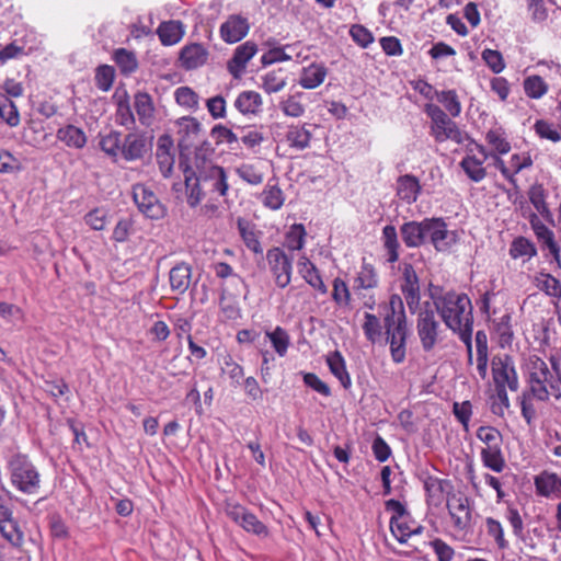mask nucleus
I'll use <instances>...</instances> for the list:
<instances>
[{
  "label": "nucleus",
  "mask_w": 561,
  "mask_h": 561,
  "mask_svg": "<svg viewBox=\"0 0 561 561\" xmlns=\"http://www.w3.org/2000/svg\"><path fill=\"white\" fill-rule=\"evenodd\" d=\"M434 310L445 325L466 345L468 364H472L473 307L467 294L444 291L440 287L430 290Z\"/></svg>",
  "instance_id": "1"
},
{
  "label": "nucleus",
  "mask_w": 561,
  "mask_h": 561,
  "mask_svg": "<svg viewBox=\"0 0 561 561\" xmlns=\"http://www.w3.org/2000/svg\"><path fill=\"white\" fill-rule=\"evenodd\" d=\"M383 327L392 360L400 364L405 359L408 324L402 298L397 294L389 298V311L383 318Z\"/></svg>",
  "instance_id": "2"
},
{
  "label": "nucleus",
  "mask_w": 561,
  "mask_h": 561,
  "mask_svg": "<svg viewBox=\"0 0 561 561\" xmlns=\"http://www.w3.org/2000/svg\"><path fill=\"white\" fill-rule=\"evenodd\" d=\"M528 369L529 390L537 400L561 399V371L557 363H552L551 370L546 362L536 357L530 360Z\"/></svg>",
  "instance_id": "3"
},
{
  "label": "nucleus",
  "mask_w": 561,
  "mask_h": 561,
  "mask_svg": "<svg viewBox=\"0 0 561 561\" xmlns=\"http://www.w3.org/2000/svg\"><path fill=\"white\" fill-rule=\"evenodd\" d=\"M185 187L187 203L191 207H195L202 202L207 192L225 196L229 185L225 169L219 165L197 178L193 173L188 172L187 174V170H185Z\"/></svg>",
  "instance_id": "4"
},
{
  "label": "nucleus",
  "mask_w": 561,
  "mask_h": 561,
  "mask_svg": "<svg viewBox=\"0 0 561 561\" xmlns=\"http://www.w3.org/2000/svg\"><path fill=\"white\" fill-rule=\"evenodd\" d=\"M11 484L23 494H36L41 488V474L27 456L18 454L9 461Z\"/></svg>",
  "instance_id": "5"
},
{
  "label": "nucleus",
  "mask_w": 561,
  "mask_h": 561,
  "mask_svg": "<svg viewBox=\"0 0 561 561\" xmlns=\"http://www.w3.org/2000/svg\"><path fill=\"white\" fill-rule=\"evenodd\" d=\"M425 113L432 121L431 134L436 141L443 142L450 139L457 144L462 142L463 137L461 130L438 105L432 103L426 104Z\"/></svg>",
  "instance_id": "6"
},
{
  "label": "nucleus",
  "mask_w": 561,
  "mask_h": 561,
  "mask_svg": "<svg viewBox=\"0 0 561 561\" xmlns=\"http://www.w3.org/2000/svg\"><path fill=\"white\" fill-rule=\"evenodd\" d=\"M416 331L422 348L425 352H431L439 341L440 324L436 319L433 306L428 301L420 307Z\"/></svg>",
  "instance_id": "7"
},
{
  "label": "nucleus",
  "mask_w": 561,
  "mask_h": 561,
  "mask_svg": "<svg viewBox=\"0 0 561 561\" xmlns=\"http://www.w3.org/2000/svg\"><path fill=\"white\" fill-rule=\"evenodd\" d=\"M266 261L275 285L279 288L287 287L291 280L293 257L282 248L273 247L266 252Z\"/></svg>",
  "instance_id": "8"
},
{
  "label": "nucleus",
  "mask_w": 561,
  "mask_h": 561,
  "mask_svg": "<svg viewBox=\"0 0 561 561\" xmlns=\"http://www.w3.org/2000/svg\"><path fill=\"white\" fill-rule=\"evenodd\" d=\"M215 148L213 145L208 140H204L196 147L192 162L188 163L181 158L179 165L184 175L185 170H187V173H193L197 178L218 167L213 160Z\"/></svg>",
  "instance_id": "9"
},
{
  "label": "nucleus",
  "mask_w": 561,
  "mask_h": 561,
  "mask_svg": "<svg viewBox=\"0 0 561 561\" xmlns=\"http://www.w3.org/2000/svg\"><path fill=\"white\" fill-rule=\"evenodd\" d=\"M427 240L436 251L449 250L458 240V234L449 230L445 220L440 217L427 218Z\"/></svg>",
  "instance_id": "10"
},
{
  "label": "nucleus",
  "mask_w": 561,
  "mask_h": 561,
  "mask_svg": "<svg viewBox=\"0 0 561 561\" xmlns=\"http://www.w3.org/2000/svg\"><path fill=\"white\" fill-rule=\"evenodd\" d=\"M226 514L247 533H251L260 537L268 536V528L244 506L240 504L228 505Z\"/></svg>",
  "instance_id": "11"
},
{
  "label": "nucleus",
  "mask_w": 561,
  "mask_h": 561,
  "mask_svg": "<svg viewBox=\"0 0 561 561\" xmlns=\"http://www.w3.org/2000/svg\"><path fill=\"white\" fill-rule=\"evenodd\" d=\"M133 197L139 210L148 218L159 219L164 216V206L159 202L154 193L145 185H135Z\"/></svg>",
  "instance_id": "12"
},
{
  "label": "nucleus",
  "mask_w": 561,
  "mask_h": 561,
  "mask_svg": "<svg viewBox=\"0 0 561 561\" xmlns=\"http://www.w3.org/2000/svg\"><path fill=\"white\" fill-rule=\"evenodd\" d=\"M446 505L454 520L455 528L465 530L470 527L472 514L468 496L461 493H453L448 496Z\"/></svg>",
  "instance_id": "13"
},
{
  "label": "nucleus",
  "mask_w": 561,
  "mask_h": 561,
  "mask_svg": "<svg viewBox=\"0 0 561 561\" xmlns=\"http://www.w3.org/2000/svg\"><path fill=\"white\" fill-rule=\"evenodd\" d=\"M400 287L409 310L414 313L420 307V280L413 265L410 263H404L402 266Z\"/></svg>",
  "instance_id": "14"
},
{
  "label": "nucleus",
  "mask_w": 561,
  "mask_h": 561,
  "mask_svg": "<svg viewBox=\"0 0 561 561\" xmlns=\"http://www.w3.org/2000/svg\"><path fill=\"white\" fill-rule=\"evenodd\" d=\"M492 375L495 388H508L511 391L518 389L517 374L510 357L493 359Z\"/></svg>",
  "instance_id": "15"
},
{
  "label": "nucleus",
  "mask_w": 561,
  "mask_h": 561,
  "mask_svg": "<svg viewBox=\"0 0 561 561\" xmlns=\"http://www.w3.org/2000/svg\"><path fill=\"white\" fill-rule=\"evenodd\" d=\"M250 31V23L247 18L240 14H231L220 25V37L228 44H234L244 38Z\"/></svg>",
  "instance_id": "16"
},
{
  "label": "nucleus",
  "mask_w": 561,
  "mask_h": 561,
  "mask_svg": "<svg viewBox=\"0 0 561 561\" xmlns=\"http://www.w3.org/2000/svg\"><path fill=\"white\" fill-rule=\"evenodd\" d=\"M257 53V45L248 41L241 45H239L232 55V57L227 62V69L229 73L234 78L239 79L245 68L248 62L252 59V57Z\"/></svg>",
  "instance_id": "17"
},
{
  "label": "nucleus",
  "mask_w": 561,
  "mask_h": 561,
  "mask_svg": "<svg viewBox=\"0 0 561 561\" xmlns=\"http://www.w3.org/2000/svg\"><path fill=\"white\" fill-rule=\"evenodd\" d=\"M209 53L203 44L192 43L180 50L179 61L183 69L194 70L207 62Z\"/></svg>",
  "instance_id": "18"
},
{
  "label": "nucleus",
  "mask_w": 561,
  "mask_h": 561,
  "mask_svg": "<svg viewBox=\"0 0 561 561\" xmlns=\"http://www.w3.org/2000/svg\"><path fill=\"white\" fill-rule=\"evenodd\" d=\"M424 489L426 492L427 503L433 506H439L445 496L446 500L453 492V484L449 480L439 479L437 477L428 476L424 480Z\"/></svg>",
  "instance_id": "19"
},
{
  "label": "nucleus",
  "mask_w": 561,
  "mask_h": 561,
  "mask_svg": "<svg viewBox=\"0 0 561 561\" xmlns=\"http://www.w3.org/2000/svg\"><path fill=\"white\" fill-rule=\"evenodd\" d=\"M400 233L408 248H420L427 241V218L404 222L400 227Z\"/></svg>",
  "instance_id": "20"
},
{
  "label": "nucleus",
  "mask_w": 561,
  "mask_h": 561,
  "mask_svg": "<svg viewBox=\"0 0 561 561\" xmlns=\"http://www.w3.org/2000/svg\"><path fill=\"white\" fill-rule=\"evenodd\" d=\"M309 126V124H293L288 126L285 141L291 149L302 151L310 146L312 133Z\"/></svg>",
  "instance_id": "21"
},
{
  "label": "nucleus",
  "mask_w": 561,
  "mask_h": 561,
  "mask_svg": "<svg viewBox=\"0 0 561 561\" xmlns=\"http://www.w3.org/2000/svg\"><path fill=\"white\" fill-rule=\"evenodd\" d=\"M421 190L419 179L412 174L401 175L397 180V196L409 205L416 202Z\"/></svg>",
  "instance_id": "22"
},
{
  "label": "nucleus",
  "mask_w": 561,
  "mask_h": 561,
  "mask_svg": "<svg viewBox=\"0 0 561 561\" xmlns=\"http://www.w3.org/2000/svg\"><path fill=\"white\" fill-rule=\"evenodd\" d=\"M176 125L179 127L178 135L180 136L179 146L188 148L202 129L201 123L195 117L184 116L176 121Z\"/></svg>",
  "instance_id": "23"
},
{
  "label": "nucleus",
  "mask_w": 561,
  "mask_h": 561,
  "mask_svg": "<svg viewBox=\"0 0 561 561\" xmlns=\"http://www.w3.org/2000/svg\"><path fill=\"white\" fill-rule=\"evenodd\" d=\"M537 493L552 499H561V478L556 473L543 472L536 477Z\"/></svg>",
  "instance_id": "24"
},
{
  "label": "nucleus",
  "mask_w": 561,
  "mask_h": 561,
  "mask_svg": "<svg viewBox=\"0 0 561 561\" xmlns=\"http://www.w3.org/2000/svg\"><path fill=\"white\" fill-rule=\"evenodd\" d=\"M237 226L247 248L255 254H263V248L260 242L262 232L255 229V225L244 218H238Z\"/></svg>",
  "instance_id": "25"
},
{
  "label": "nucleus",
  "mask_w": 561,
  "mask_h": 561,
  "mask_svg": "<svg viewBox=\"0 0 561 561\" xmlns=\"http://www.w3.org/2000/svg\"><path fill=\"white\" fill-rule=\"evenodd\" d=\"M147 152V139L144 135L128 134L122 145V154L127 161L141 159Z\"/></svg>",
  "instance_id": "26"
},
{
  "label": "nucleus",
  "mask_w": 561,
  "mask_h": 561,
  "mask_svg": "<svg viewBox=\"0 0 561 561\" xmlns=\"http://www.w3.org/2000/svg\"><path fill=\"white\" fill-rule=\"evenodd\" d=\"M192 277V268L187 263L181 262L173 266L169 273V282L171 289L178 294H184Z\"/></svg>",
  "instance_id": "27"
},
{
  "label": "nucleus",
  "mask_w": 561,
  "mask_h": 561,
  "mask_svg": "<svg viewBox=\"0 0 561 561\" xmlns=\"http://www.w3.org/2000/svg\"><path fill=\"white\" fill-rule=\"evenodd\" d=\"M157 34L164 46H171L179 43L184 36V25L181 21H164L158 26Z\"/></svg>",
  "instance_id": "28"
},
{
  "label": "nucleus",
  "mask_w": 561,
  "mask_h": 561,
  "mask_svg": "<svg viewBox=\"0 0 561 561\" xmlns=\"http://www.w3.org/2000/svg\"><path fill=\"white\" fill-rule=\"evenodd\" d=\"M327 364L331 374L337 378L344 389L352 386L350 374L346 370L345 359L339 351H334L327 356Z\"/></svg>",
  "instance_id": "29"
},
{
  "label": "nucleus",
  "mask_w": 561,
  "mask_h": 561,
  "mask_svg": "<svg viewBox=\"0 0 561 561\" xmlns=\"http://www.w3.org/2000/svg\"><path fill=\"white\" fill-rule=\"evenodd\" d=\"M262 98L260 93L255 91H243L234 101V107L244 115H255L260 113L262 111Z\"/></svg>",
  "instance_id": "30"
},
{
  "label": "nucleus",
  "mask_w": 561,
  "mask_h": 561,
  "mask_svg": "<svg viewBox=\"0 0 561 561\" xmlns=\"http://www.w3.org/2000/svg\"><path fill=\"white\" fill-rule=\"evenodd\" d=\"M56 137L66 146L75 149H82L87 144L85 133L81 128L71 124L60 127L57 130Z\"/></svg>",
  "instance_id": "31"
},
{
  "label": "nucleus",
  "mask_w": 561,
  "mask_h": 561,
  "mask_svg": "<svg viewBox=\"0 0 561 561\" xmlns=\"http://www.w3.org/2000/svg\"><path fill=\"white\" fill-rule=\"evenodd\" d=\"M378 284L379 278L376 268L371 264L364 261L354 279V290L358 293L362 289H374L378 286Z\"/></svg>",
  "instance_id": "32"
},
{
  "label": "nucleus",
  "mask_w": 561,
  "mask_h": 561,
  "mask_svg": "<svg viewBox=\"0 0 561 561\" xmlns=\"http://www.w3.org/2000/svg\"><path fill=\"white\" fill-rule=\"evenodd\" d=\"M327 77V68L319 64H311L302 69L299 84L304 89H316L323 83Z\"/></svg>",
  "instance_id": "33"
},
{
  "label": "nucleus",
  "mask_w": 561,
  "mask_h": 561,
  "mask_svg": "<svg viewBox=\"0 0 561 561\" xmlns=\"http://www.w3.org/2000/svg\"><path fill=\"white\" fill-rule=\"evenodd\" d=\"M134 107L141 125L149 126L154 113L152 98L147 92H137L135 94Z\"/></svg>",
  "instance_id": "34"
},
{
  "label": "nucleus",
  "mask_w": 561,
  "mask_h": 561,
  "mask_svg": "<svg viewBox=\"0 0 561 561\" xmlns=\"http://www.w3.org/2000/svg\"><path fill=\"white\" fill-rule=\"evenodd\" d=\"M381 240L383 249L387 253V261L396 263L399 260L400 243L398 232L394 226L387 225L382 228Z\"/></svg>",
  "instance_id": "35"
},
{
  "label": "nucleus",
  "mask_w": 561,
  "mask_h": 561,
  "mask_svg": "<svg viewBox=\"0 0 561 561\" xmlns=\"http://www.w3.org/2000/svg\"><path fill=\"white\" fill-rule=\"evenodd\" d=\"M483 163L484 159H479L476 156L468 154L461 160L460 167L471 181L478 183L486 176Z\"/></svg>",
  "instance_id": "36"
},
{
  "label": "nucleus",
  "mask_w": 561,
  "mask_h": 561,
  "mask_svg": "<svg viewBox=\"0 0 561 561\" xmlns=\"http://www.w3.org/2000/svg\"><path fill=\"white\" fill-rule=\"evenodd\" d=\"M537 288L553 298H561V282L548 273H539L534 280Z\"/></svg>",
  "instance_id": "37"
},
{
  "label": "nucleus",
  "mask_w": 561,
  "mask_h": 561,
  "mask_svg": "<svg viewBox=\"0 0 561 561\" xmlns=\"http://www.w3.org/2000/svg\"><path fill=\"white\" fill-rule=\"evenodd\" d=\"M113 60L123 75H130L138 68L136 55L126 48H117L113 53Z\"/></svg>",
  "instance_id": "38"
},
{
  "label": "nucleus",
  "mask_w": 561,
  "mask_h": 561,
  "mask_svg": "<svg viewBox=\"0 0 561 561\" xmlns=\"http://www.w3.org/2000/svg\"><path fill=\"white\" fill-rule=\"evenodd\" d=\"M265 335L268 337L274 351L278 354V356L283 357L287 354L288 347L290 345V336L285 329L282 327H276L273 331H266Z\"/></svg>",
  "instance_id": "39"
},
{
  "label": "nucleus",
  "mask_w": 561,
  "mask_h": 561,
  "mask_svg": "<svg viewBox=\"0 0 561 561\" xmlns=\"http://www.w3.org/2000/svg\"><path fill=\"white\" fill-rule=\"evenodd\" d=\"M523 88L528 98L538 100L548 92L549 85L540 76L533 75L524 79Z\"/></svg>",
  "instance_id": "40"
},
{
  "label": "nucleus",
  "mask_w": 561,
  "mask_h": 561,
  "mask_svg": "<svg viewBox=\"0 0 561 561\" xmlns=\"http://www.w3.org/2000/svg\"><path fill=\"white\" fill-rule=\"evenodd\" d=\"M481 460L484 467L495 472H502L505 468V459L501 446L495 448H482Z\"/></svg>",
  "instance_id": "41"
},
{
  "label": "nucleus",
  "mask_w": 561,
  "mask_h": 561,
  "mask_svg": "<svg viewBox=\"0 0 561 561\" xmlns=\"http://www.w3.org/2000/svg\"><path fill=\"white\" fill-rule=\"evenodd\" d=\"M0 118L11 127L20 124V114L16 105L3 93H0Z\"/></svg>",
  "instance_id": "42"
},
{
  "label": "nucleus",
  "mask_w": 561,
  "mask_h": 561,
  "mask_svg": "<svg viewBox=\"0 0 561 561\" xmlns=\"http://www.w3.org/2000/svg\"><path fill=\"white\" fill-rule=\"evenodd\" d=\"M510 255L513 259L527 257L528 260L537 255L535 244L525 237L515 238L510 248Z\"/></svg>",
  "instance_id": "43"
},
{
  "label": "nucleus",
  "mask_w": 561,
  "mask_h": 561,
  "mask_svg": "<svg viewBox=\"0 0 561 561\" xmlns=\"http://www.w3.org/2000/svg\"><path fill=\"white\" fill-rule=\"evenodd\" d=\"M0 534L14 548H21L24 545V533L18 519L2 525Z\"/></svg>",
  "instance_id": "44"
},
{
  "label": "nucleus",
  "mask_w": 561,
  "mask_h": 561,
  "mask_svg": "<svg viewBox=\"0 0 561 561\" xmlns=\"http://www.w3.org/2000/svg\"><path fill=\"white\" fill-rule=\"evenodd\" d=\"M390 529L392 535L399 540V542H407L408 538L412 535L420 534L422 530L421 526L413 528L408 518L404 519H390Z\"/></svg>",
  "instance_id": "45"
},
{
  "label": "nucleus",
  "mask_w": 561,
  "mask_h": 561,
  "mask_svg": "<svg viewBox=\"0 0 561 561\" xmlns=\"http://www.w3.org/2000/svg\"><path fill=\"white\" fill-rule=\"evenodd\" d=\"M332 299L337 307L348 308L352 301V295L347 284L340 277L333 279Z\"/></svg>",
  "instance_id": "46"
},
{
  "label": "nucleus",
  "mask_w": 561,
  "mask_h": 561,
  "mask_svg": "<svg viewBox=\"0 0 561 561\" xmlns=\"http://www.w3.org/2000/svg\"><path fill=\"white\" fill-rule=\"evenodd\" d=\"M221 374L229 378L230 385L234 388L241 385V380L244 377L243 367L236 363L230 355L224 358Z\"/></svg>",
  "instance_id": "47"
},
{
  "label": "nucleus",
  "mask_w": 561,
  "mask_h": 561,
  "mask_svg": "<svg viewBox=\"0 0 561 561\" xmlns=\"http://www.w3.org/2000/svg\"><path fill=\"white\" fill-rule=\"evenodd\" d=\"M287 83L286 76L282 69L268 71L263 77L262 87L268 94L279 92Z\"/></svg>",
  "instance_id": "48"
},
{
  "label": "nucleus",
  "mask_w": 561,
  "mask_h": 561,
  "mask_svg": "<svg viewBox=\"0 0 561 561\" xmlns=\"http://www.w3.org/2000/svg\"><path fill=\"white\" fill-rule=\"evenodd\" d=\"M306 229L301 224H295L285 236V244L291 251H299L305 245Z\"/></svg>",
  "instance_id": "49"
},
{
  "label": "nucleus",
  "mask_w": 561,
  "mask_h": 561,
  "mask_svg": "<svg viewBox=\"0 0 561 561\" xmlns=\"http://www.w3.org/2000/svg\"><path fill=\"white\" fill-rule=\"evenodd\" d=\"M436 94H437L438 102L444 105L446 111L453 117L459 116V114L461 113V103H460L457 92L455 90L436 92Z\"/></svg>",
  "instance_id": "50"
},
{
  "label": "nucleus",
  "mask_w": 561,
  "mask_h": 561,
  "mask_svg": "<svg viewBox=\"0 0 561 561\" xmlns=\"http://www.w3.org/2000/svg\"><path fill=\"white\" fill-rule=\"evenodd\" d=\"M301 95V93H296L279 102V108L286 116L297 118L304 115L305 106L300 102Z\"/></svg>",
  "instance_id": "51"
},
{
  "label": "nucleus",
  "mask_w": 561,
  "mask_h": 561,
  "mask_svg": "<svg viewBox=\"0 0 561 561\" xmlns=\"http://www.w3.org/2000/svg\"><path fill=\"white\" fill-rule=\"evenodd\" d=\"M284 194L277 185L267 184L262 192V202L264 206L276 210L284 204Z\"/></svg>",
  "instance_id": "52"
},
{
  "label": "nucleus",
  "mask_w": 561,
  "mask_h": 561,
  "mask_svg": "<svg viewBox=\"0 0 561 561\" xmlns=\"http://www.w3.org/2000/svg\"><path fill=\"white\" fill-rule=\"evenodd\" d=\"M175 101L179 105L190 110H197L199 96L190 87H180L174 92Z\"/></svg>",
  "instance_id": "53"
},
{
  "label": "nucleus",
  "mask_w": 561,
  "mask_h": 561,
  "mask_svg": "<svg viewBox=\"0 0 561 561\" xmlns=\"http://www.w3.org/2000/svg\"><path fill=\"white\" fill-rule=\"evenodd\" d=\"M115 78V70L112 66L101 65L95 69V85L104 92L111 90Z\"/></svg>",
  "instance_id": "54"
},
{
  "label": "nucleus",
  "mask_w": 561,
  "mask_h": 561,
  "mask_svg": "<svg viewBox=\"0 0 561 561\" xmlns=\"http://www.w3.org/2000/svg\"><path fill=\"white\" fill-rule=\"evenodd\" d=\"M477 437L485 445L484 448H495L502 445V435L493 426H480L477 430Z\"/></svg>",
  "instance_id": "55"
},
{
  "label": "nucleus",
  "mask_w": 561,
  "mask_h": 561,
  "mask_svg": "<svg viewBox=\"0 0 561 561\" xmlns=\"http://www.w3.org/2000/svg\"><path fill=\"white\" fill-rule=\"evenodd\" d=\"M364 318H365V322L363 323L364 334L369 342L376 343L381 336L380 320L378 319L377 316L369 313V312H366Z\"/></svg>",
  "instance_id": "56"
},
{
  "label": "nucleus",
  "mask_w": 561,
  "mask_h": 561,
  "mask_svg": "<svg viewBox=\"0 0 561 561\" xmlns=\"http://www.w3.org/2000/svg\"><path fill=\"white\" fill-rule=\"evenodd\" d=\"M101 149L111 157H116L122 152L121 133L112 130L100 140Z\"/></svg>",
  "instance_id": "57"
},
{
  "label": "nucleus",
  "mask_w": 561,
  "mask_h": 561,
  "mask_svg": "<svg viewBox=\"0 0 561 561\" xmlns=\"http://www.w3.org/2000/svg\"><path fill=\"white\" fill-rule=\"evenodd\" d=\"M485 139L500 154H505L511 150V145L501 128L489 130Z\"/></svg>",
  "instance_id": "58"
},
{
  "label": "nucleus",
  "mask_w": 561,
  "mask_h": 561,
  "mask_svg": "<svg viewBox=\"0 0 561 561\" xmlns=\"http://www.w3.org/2000/svg\"><path fill=\"white\" fill-rule=\"evenodd\" d=\"M530 225L538 241H540L543 247L554 240L553 231L549 229L536 214L530 216Z\"/></svg>",
  "instance_id": "59"
},
{
  "label": "nucleus",
  "mask_w": 561,
  "mask_h": 561,
  "mask_svg": "<svg viewBox=\"0 0 561 561\" xmlns=\"http://www.w3.org/2000/svg\"><path fill=\"white\" fill-rule=\"evenodd\" d=\"M481 57L492 72L497 75L505 69L506 65L504 58L499 50L485 48L482 51Z\"/></svg>",
  "instance_id": "60"
},
{
  "label": "nucleus",
  "mask_w": 561,
  "mask_h": 561,
  "mask_svg": "<svg viewBox=\"0 0 561 561\" xmlns=\"http://www.w3.org/2000/svg\"><path fill=\"white\" fill-rule=\"evenodd\" d=\"M236 173L240 179L251 185H259L263 182V173L253 164L243 163L236 169Z\"/></svg>",
  "instance_id": "61"
},
{
  "label": "nucleus",
  "mask_w": 561,
  "mask_h": 561,
  "mask_svg": "<svg viewBox=\"0 0 561 561\" xmlns=\"http://www.w3.org/2000/svg\"><path fill=\"white\" fill-rule=\"evenodd\" d=\"M486 533L493 537L500 549H506L508 547L507 540L504 538V530L501 523L493 517L485 519Z\"/></svg>",
  "instance_id": "62"
},
{
  "label": "nucleus",
  "mask_w": 561,
  "mask_h": 561,
  "mask_svg": "<svg viewBox=\"0 0 561 561\" xmlns=\"http://www.w3.org/2000/svg\"><path fill=\"white\" fill-rule=\"evenodd\" d=\"M210 136L216 145L238 142L239 137L228 127L217 124L210 130Z\"/></svg>",
  "instance_id": "63"
},
{
  "label": "nucleus",
  "mask_w": 561,
  "mask_h": 561,
  "mask_svg": "<svg viewBox=\"0 0 561 561\" xmlns=\"http://www.w3.org/2000/svg\"><path fill=\"white\" fill-rule=\"evenodd\" d=\"M350 35L352 39L363 48L368 47L374 42V36L370 31L359 24L352 25Z\"/></svg>",
  "instance_id": "64"
}]
</instances>
